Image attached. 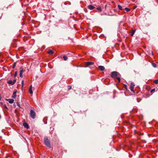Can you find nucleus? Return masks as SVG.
I'll return each mask as SVG.
<instances>
[{"label": "nucleus", "mask_w": 158, "mask_h": 158, "mask_svg": "<svg viewBox=\"0 0 158 158\" xmlns=\"http://www.w3.org/2000/svg\"><path fill=\"white\" fill-rule=\"evenodd\" d=\"M135 86V85L134 83L131 82L130 84V89L131 91H134V88Z\"/></svg>", "instance_id": "20e7f679"}, {"label": "nucleus", "mask_w": 158, "mask_h": 158, "mask_svg": "<svg viewBox=\"0 0 158 158\" xmlns=\"http://www.w3.org/2000/svg\"><path fill=\"white\" fill-rule=\"evenodd\" d=\"M8 83L9 84H10L12 85H14L13 81L11 80H10L8 82Z\"/></svg>", "instance_id": "ddd939ff"}, {"label": "nucleus", "mask_w": 158, "mask_h": 158, "mask_svg": "<svg viewBox=\"0 0 158 158\" xmlns=\"http://www.w3.org/2000/svg\"><path fill=\"white\" fill-rule=\"evenodd\" d=\"M25 71L23 69H21L20 71L19 76L20 77H23V73Z\"/></svg>", "instance_id": "0eeeda50"}, {"label": "nucleus", "mask_w": 158, "mask_h": 158, "mask_svg": "<svg viewBox=\"0 0 158 158\" xmlns=\"http://www.w3.org/2000/svg\"><path fill=\"white\" fill-rule=\"evenodd\" d=\"M63 58L64 60H66L68 59V57L66 56H64Z\"/></svg>", "instance_id": "6ab92c4d"}, {"label": "nucleus", "mask_w": 158, "mask_h": 158, "mask_svg": "<svg viewBox=\"0 0 158 158\" xmlns=\"http://www.w3.org/2000/svg\"><path fill=\"white\" fill-rule=\"evenodd\" d=\"M154 82L156 84H158V79H157V80H155Z\"/></svg>", "instance_id": "4be33fe9"}, {"label": "nucleus", "mask_w": 158, "mask_h": 158, "mask_svg": "<svg viewBox=\"0 0 158 158\" xmlns=\"http://www.w3.org/2000/svg\"><path fill=\"white\" fill-rule=\"evenodd\" d=\"M23 83H24V81H22V87H23Z\"/></svg>", "instance_id": "a878e982"}, {"label": "nucleus", "mask_w": 158, "mask_h": 158, "mask_svg": "<svg viewBox=\"0 0 158 158\" xmlns=\"http://www.w3.org/2000/svg\"><path fill=\"white\" fill-rule=\"evenodd\" d=\"M17 106L21 108V107L20 106V105L19 104V103H18V102L17 103Z\"/></svg>", "instance_id": "b1692460"}, {"label": "nucleus", "mask_w": 158, "mask_h": 158, "mask_svg": "<svg viewBox=\"0 0 158 158\" xmlns=\"http://www.w3.org/2000/svg\"><path fill=\"white\" fill-rule=\"evenodd\" d=\"M152 66L155 68L156 67V65L155 63H153L152 64Z\"/></svg>", "instance_id": "412c9836"}, {"label": "nucleus", "mask_w": 158, "mask_h": 158, "mask_svg": "<svg viewBox=\"0 0 158 158\" xmlns=\"http://www.w3.org/2000/svg\"><path fill=\"white\" fill-rule=\"evenodd\" d=\"M152 52V54H153V53Z\"/></svg>", "instance_id": "c756f323"}, {"label": "nucleus", "mask_w": 158, "mask_h": 158, "mask_svg": "<svg viewBox=\"0 0 158 158\" xmlns=\"http://www.w3.org/2000/svg\"><path fill=\"white\" fill-rule=\"evenodd\" d=\"M48 53L50 55H52L54 53L53 52L52 50H49L48 52Z\"/></svg>", "instance_id": "4468645a"}, {"label": "nucleus", "mask_w": 158, "mask_h": 158, "mask_svg": "<svg viewBox=\"0 0 158 158\" xmlns=\"http://www.w3.org/2000/svg\"><path fill=\"white\" fill-rule=\"evenodd\" d=\"M69 87H70V88H69V89H71V88H72V87H71V86H69Z\"/></svg>", "instance_id": "c85d7f7f"}, {"label": "nucleus", "mask_w": 158, "mask_h": 158, "mask_svg": "<svg viewBox=\"0 0 158 158\" xmlns=\"http://www.w3.org/2000/svg\"><path fill=\"white\" fill-rule=\"evenodd\" d=\"M13 81L14 84H15V83L16 82V80L15 79L13 81Z\"/></svg>", "instance_id": "393cba45"}, {"label": "nucleus", "mask_w": 158, "mask_h": 158, "mask_svg": "<svg viewBox=\"0 0 158 158\" xmlns=\"http://www.w3.org/2000/svg\"><path fill=\"white\" fill-rule=\"evenodd\" d=\"M98 68L100 69V70L101 71H103L105 70V67L102 66H98Z\"/></svg>", "instance_id": "1a4fd4ad"}, {"label": "nucleus", "mask_w": 158, "mask_h": 158, "mask_svg": "<svg viewBox=\"0 0 158 158\" xmlns=\"http://www.w3.org/2000/svg\"><path fill=\"white\" fill-rule=\"evenodd\" d=\"M125 88L127 89V86L126 85H125Z\"/></svg>", "instance_id": "cd10ccee"}, {"label": "nucleus", "mask_w": 158, "mask_h": 158, "mask_svg": "<svg viewBox=\"0 0 158 158\" xmlns=\"http://www.w3.org/2000/svg\"><path fill=\"white\" fill-rule=\"evenodd\" d=\"M118 7L119 9L121 10H122L124 9L123 8V7H122V6L119 5H118Z\"/></svg>", "instance_id": "2eb2a0df"}, {"label": "nucleus", "mask_w": 158, "mask_h": 158, "mask_svg": "<svg viewBox=\"0 0 158 158\" xmlns=\"http://www.w3.org/2000/svg\"><path fill=\"white\" fill-rule=\"evenodd\" d=\"M124 9L127 12L129 11L130 10V9L127 7L125 8Z\"/></svg>", "instance_id": "a211bd4d"}, {"label": "nucleus", "mask_w": 158, "mask_h": 158, "mask_svg": "<svg viewBox=\"0 0 158 158\" xmlns=\"http://www.w3.org/2000/svg\"><path fill=\"white\" fill-rule=\"evenodd\" d=\"M30 117L34 119L36 117V113L33 110H31L30 111Z\"/></svg>", "instance_id": "f03ea898"}, {"label": "nucleus", "mask_w": 158, "mask_h": 158, "mask_svg": "<svg viewBox=\"0 0 158 158\" xmlns=\"http://www.w3.org/2000/svg\"><path fill=\"white\" fill-rule=\"evenodd\" d=\"M118 75H120V74L118 72L116 71H114L111 73V77L112 78H114L118 77Z\"/></svg>", "instance_id": "7ed1b4c3"}, {"label": "nucleus", "mask_w": 158, "mask_h": 158, "mask_svg": "<svg viewBox=\"0 0 158 158\" xmlns=\"http://www.w3.org/2000/svg\"><path fill=\"white\" fill-rule=\"evenodd\" d=\"M17 75V72H16L15 73V74L14 75V76L15 77Z\"/></svg>", "instance_id": "bb28decb"}, {"label": "nucleus", "mask_w": 158, "mask_h": 158, "mask_svg": "<svg viewBox=\"0 0 158 158\" xmlns=\"http://www.w3.org/2000/svg\"><path fill=\"white\" fill-rule=\"evenodd\" d=\"M16 64V63H14V64H13V69L15 68V67Z\"/></svg>", "instance_id": "5701e85b"}, {"label": "nucleus", "mask_w": 158, "mask_h": 158, "mask_svg": "<svg viewBox=\"0 0 158 158\" xmlns=\"http://www.w3.org/2000/svg\"><path fill=\"white\" fill-rule=\"evenodd\" d=\"M16 93H17L16 91H15L13 93V95L12 96V98H16Z\"/></svg>", "instance_id": "f8f14e48"}, {"label": "nucleus", "mask_w": 158, "mask_h": 158, "mask_svg": "<svg viewBox=\"0 0 158 158\" xmlns=\"http://www.w3.org/2000/svg\"><path fill=\"white\" fill-rule=\"evenodd\" d=\"M23 126L26 129H28L29 128V127L27 123L25 122H23Z\"/></svg>", "instance_id": "423d86ee"}, {"label": "nucleus", "mask_w": 158, "mask_h": 158, "mask_svg": "<svg viewBox=\"0 0 158 158\" xmlns=\"http://www.w3.org/2000/svg\"><path fill=\"white\" fill-rule=\"evenodd\" d=\"M44 143L45 145L48 147L49 148L51 147L50 142L49 140L47 138L45 137L44 138Z\"/></svg>", "instance_id": "f257e3e1"}, {"label": "nucleus", "mask_w": 158, "mask_h": 158, "mask_svg": "<svg viewBox=\"0 0 158 158\" xmlns=\"http://www.w3.org/2000/svg\"><path fill=\"white\" fill-rule=\"evenodd\" d=\"M6 100L8 101L9 103L11 104L13 103L14 102V100L12 99H7Z\"/></svg>", "instance_id": "6e6552de"}, {"label": "nucleus", "mask_w": 158, "mask_h": 158, "mask_svg": "<svg viewBox=\"0 0 158 158\" xmlns=\"http://www.w3.org/2000/svg\"><path fill=\"white\" fill-rule=\"evenodd\" d=\"M88 8L90 10H92L95 8V7L91 5H90L88 6Z\"/></svg>", "instance_id": "9d476101"}, {"label": "nucleus", "mask_w": 158, "mask_h": 158, "mask_svg": "<svg viewBox=\"0 0 158 158\" xmlns=\"http://www.w3.org/2000/svg\"><path fill=\"white\" fill-rule=\"evenodd\" d=\"M135 30H133L132 32L130 33V35H131V36H133L134 35L135 33Z\"/></svg>", "instance_id": "dca6fc26"}, {"label": "nucleus", "mask_w": 158, "mask_h": 158, "mask_svg": "<svg viewBox=\"0 0 158 158\" xmlns=\"http://www.w3.org/2000/svg\"><path fill=\"white\" fill-rule=\"evenodd\" d=\"M32 86L31 85H30L29 88V92L31 94H33V92L32 90Z\"/></svg>", "instance_id": "9b49d317"}, {"label": "nucleus", "mask_w": 158, "mask_h": 158, "mask_svg": "<svg viewBox=\"0 0 158 158\" xmlns=\"http://www.w3.org/2000/svg\"><path fill=\"white\" fill-rule=\"evenodd\" d=\"M97 9L99 11H102V9L100 7H98L97 8Z\"/></svg>", "instance_id": "aec40b11"}, {"label": "nucleus", "mask_w": 158, "mask_h": 158, "mask_svg": "<svg viewBox=\"0 0 158 158\" xmlns=\"http://www.w3.org/2000/svg\"><path fill=\"white\" fill-rule=\"evenodd\" d=\"M94 64V62H86L85 64V66L86 67H88L90 65H93Z\"/></svg>", "instance_id": "39448f33"}, {"label": "nucleus", "mask_w": 158, "mask_h": 158, "mask_svg": "<svg viewBox=\"0 0 158 158\" xmlns=\"http://www.w3.org/2000/svg\"><path fill=\"white\" fill-rule=\"evenodd\" d=\"M120 75H118V77H116V78L118 80L119 82H120Z\"/></svg>", "instance_id": "f3484780"}]
</instances>
